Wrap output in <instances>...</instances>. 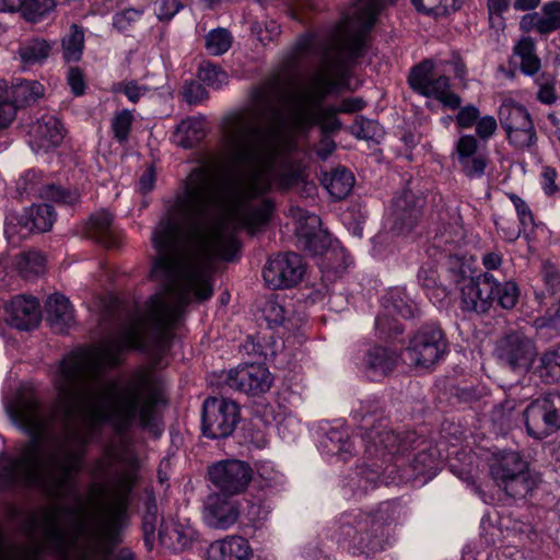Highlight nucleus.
I'll return each instance as SVG.
<instances>
[{"label": "nucleus", "mask_w": 560, "mask_h": 560, "mask_svg": "<svg viewBox=\"0 0 560 560\" xmlns=\"http://www.w3.org/2000/svg\"><path fill=\"white\" fill-rule=\"evenodd\" d=\"M52 411L42 407L31 387L11 405L12 416L32 435L16 456H0V487H37L51 499L73 498V505L52 504L31 513L23 526L26 546L0 540V560H42L45 553L82 560H108L119 542L127 494L136 477L131 456L110 450L93 471L84 500L73 474L82 467L84 446L96 428L110 423L125 432L155 427L160 380H55Z\"/></svg>", "instance_id": "f257e3e1"}, {"label": "nucleus", "mask_w": 560, "mask_h": 560, "mask_svg": "<svg viewBox=\"0 0 560 560\" xmlns=\"http://www.w3.org/2000/svg\"><path fill=\"white\" fill-rule=\"evenodd\" d=\"M278 110L266 104L226 115L222 122V148L226 159L243 171L225 184L208 166L196 167L184 189L152 233L156 252L151 277L164 282L166 294L154 295L143 314L131 315L115 337L74 353L104 375L119 363V354L145 348L182 317L192 301L212 296V259L232 260L240 249L236 230L254 232L266 224L273 202L262 196L272 187L288 189L302 182V173L279 168L276 154L284 132Z\"/></svg>", "instance_id": "f03ea898"}, {"label": "nucleus", "mask_w": 560, "mask_h": 560, "mask_svg": "<svg viewBox=\"0 0 560 560\" xmlns=\"http://www.w3.org/2000/svg\"><path fill=\"white\" fill-rule=\"evenodd\" d=\"M345 49L323 46L313 35L301 36L293 46L289 62L294 65L308 56H319L320 63L308 83L300 90L284 95L276 83H268L257 89L248 107L259 105L272 106L278 110L279 130H302L319 125L325 132L338 130L341 126L336 117L340 113L337 107H323L325 97L334 90L345 86L347 66ZM276 125V121H275Z\"/></svg>", "instance_id": "7ed1b4c3"}, {"label": "nucleus", "mask_w": 560, "mask_h": 560, "mask_svg": "<svg viewBox=\"0 0 560 560\" xmlns=\"http://www.w3.org/2000/svg\"><path fill=\"white\" fill-rule=\"evenodd\" d=\"M493 482L509 497L523 499L530 494L541 482L539 472L532 470L529 464L516 452L497 454L489 467Z\"/></svg>", "instance_id": "20e7f679"}, {"label": "nucleus", "mask_w": 560, "mask_h": 560, "mask_svg": "<svg viewBox=\"0 0 560 560\" xmlns=\"http://www.w3.org/2000/svg\"><path fill=\"white\" fill-rule=\"evenodd\" d=\"M386 0H360L351 15L338 25L331 40L319 43L329 48L345 49L351 57L360 55L366 35Z\"/></svg>", "instance_id": "39448f33"}, {"label": "nucleus", "mask_w": 560, "mask_h": 560, "mask_svg": "<svg viewBox=\"0 0 560 560\" xmlns=\"http://www.w3.org/2000/svg\"><path fill=\"white\" fill-rule=\"evenodd\" d=\"M353 417L361 420L362 429L365 431L362 441L368 458H377L382 463H387L396 454L410 447L409 438H401L389 428L386 419L375 418L363 406L353 412Z\"/></svg>", "instance_id": "423d86ee"}, {"label": "nucleus", "mask_w": 560, "mask_h": 560, "mask_svg": "<svg viewBox=\"0 0 560 560\" xmlns=\"http://www.w3.org/2000/svg\"><path fill=\"white\" fill-rule=\"evenodd\" d=\"M467 271L468 268L464 265H459L457 270L450 268L453 280L460 290V310L478 315L486 314L494 301L495 279L489 272L469 277Z\"/></svg>", "instance_id": "0eeeda50"}, {"label": "nucleus", "mask_w": 560, "mask_h": 560, "mask_svg": "<svg viewBox=\"0 0 560 560\" xmlns=\"http://www.w3.org/2000/svg\"><path fill=\"white\" fill-rule=\"evenodd\" d=\"M447 347L442 328L438 325H425L410 338L406 353L411 365L429 370L442 360Z\"/></svg>", "instance_id": "6e6552de"}, {"label": "nucleus", "mask_w": 560, "mask_h": 560, "mask_svg": "<svg viewBox=\"0 0 560 560\" xmlns=\"http://www.w3.org/2000/svg\"><path fill=\"white\" fill-rule=\"evenodd\" d=\"M527 433L538 440L560 429V394L550 393L529 404L524 412Z\"/></svg>", "instance_id": "1a4fd4ad"}, {"label": "nucleus", "mask_w": 560, "mask_h": 560, "mask_svg": "<svg viewBox=\"0 0 560 560\" xmlns=\"http://www.w3.org/2000/svg\"><path fill=\"white\" fill-rule=\"evenodd\" d=\"M432 70L433 62L430 60L416 66L408 77L411 89L423 96L440 101L446 107L459 108L462 100L451 91L450 79L446 75L433 78Z\"/></svg>", "instance_id": "9d476101"}, {"label": "nucleus", "mask_w": 560, "mask_h": 560, "mask_svg": "<svg viewBox=\"0 0 560 560\" xmlns=\"http://www.w3.org/2000/svg\"><path fill=\"white\" fill-rule=\"evenodd\" d=\"M240 419L238 406L230 400L209 397L202 407V432L211 439L226 438L233 433Z\"/></svg>", "instance_id": "9b49d317"}, {"label": "nucleus", "mask_w": 560, "mask_h": 560, "mask_svg": "<svg viewBox=\"0 0 560 560\" xmlns=\"http://www.w3.org/2000/svg\"><path fill=\"white\" fill-rule=\"evenodd\" d=\"M499 361L514 372H527L537 357L534 341L522 332L513 331L502 337L497 345Z\"/></svg>", "instance_id": "f8f14e48"}, {"label": "nucleus", "mask_w": 560, "mask_h": 560, "mask_svg": "<svg viewBox=\"0 0 560 560\" xmlns=\"http://www.w3.org/2000/svg\"><path fill=\"white\" fill-rule=\"evenodd\" d=\"M499 117L512 145L525 149L535 144L536 130L525 107L514 103H504L500 107Z\"/></svg>", "instance_id": "ddd939ff"}, {"label": "nucleus", "mask_w": 560, "mask_h": 560, "mask_svg": "<svg viewBox=\"0 0 560 560\" xmlns=\"http://www.w3.org/2000/svg\"><path fill=\"white\" fill-rule=\"evenodd\" d=\"M304 272L302 257L294 253H285L268 259L262 269V278L269 289L279 290L299 283Z\"/></svg>", "instance_id": "4468645a"}, {"label": "nucleus", "mask_w": 560, "mask_h": 560, "mask_svg": "<svg viewBox=\"0 0 560 560\" xmlns=\"http://www.w3.org/2000/svg\"><path fill=\"white\" fill-rule=\"evenodd\" d=\"M253 477L250 466L242 460H221L209 467L211 482L226 494L243 492Z\"/></svg>", "instance_id": "2eb2a0df"}, {"label": "nucleus", "mask_w": 560, "mask_h": 560, "mask_svg": "<svg viewBox=\"0 0 560 560\" xmlns=\"http://www.w3.org/2000/svg\"><path fill=\"white\" fill-rule=\"evenodd\" d=\"M226 385L233 389L258 395L269 390L272 377L262 364H246L231 370L225 380Z\"/></svg>", "instance_id": "dca6fc26"}, {"label": "nucleus", "mask_w": 560, "mask_h": 560, "mask_svg": "<svg viewBox=\"0 0 560 560\" xmlns=\"http://www.w3.org/2000/svg\"><path fill=\"white\" fill-rule=\"evenodd\" d=\"M16 191L21 197L39 195L43 198L62 205H74L79 201L77 191L65 190L55 185H43L42 175L35 171H27L16 182Z\"/></svg>", "instance_id": "f3484780"}, {"label": "nucleus", "mask_w": 560, "mask_h": 560, "mask_svg": "<svg viewBox=\"0 0 560 560\" xmlns=\"http://www.w3.org/2000/svg\"><path fill=\"white\" fill-rule=\"evenodd\" d=\"M63 138V126L54 115H43L30 129V144L36 153L57 148Z\"/></svg>", "instance_id": "a211bd4d"}, {"label": "nucleus", "mask_w": 560, "mask_h": 560, "mask_svg": "<svg viewBox=\"0 0 560 560\" xmlns=\"http://www.w3.org/2000/svg\"><path fill=\"white\" fill-rule=\"evenodd\" d=\"M240 517L237 504L220 493L210 494L203 509L205 523L215 529H229Z\"/></svg>", "instance_id": "6ab92c4d"}, {"label": "nucleus", "mask_w": 560, "mask_h": 560, "mask_svg": "<svg viewBox=\"0 0 560 560\" xmlns=\"http://www.w3.org/2000/svg\"><path fill=\"white\" fill-rule=\"evenodd\" d=\"M7 322L20 330L35 328L40 320L39 303L35 298L16 296L5 308Z\"/></svg>", "instance_id": "aec40b11"}, {"label": "nucleus", "mask_w": 560, "mask_h": 560, "mask_svg": "<svg viewBox=\"0 0 560 560\" xmlns=\"http://www.w3.org/2000/svg\"><path fill=\"white\" fill-rule=\"evenodd\" d=\"M520 27L524 32H536L539 35H549L560 30V0L546 2L540 12L528 13L522 16Z\"/></svg>", "instance_id": "412c9836"}, {"label": "nucleus", "mask_w": 560, "mask_h": 560, "mask_svg": "<svg viewBox=\"0 0 560 560\" xmlns=\"http://www.w3.org/2000/svg\"><path fill=\"white\" fill-rule=\"evenodd\" d=\"M253 550L245 538L230 535L213 541L208 549V560H252Z\"/></svg>", "instance_id": "4be33fe9"}, {"label": "nucleus", "mask_w": 560, "mask_h": 560, "mask_svg": "<svg viewBox=\"0 0 560 560\" xmlns=\"http://www.w3.org/2000/svg\"><path fill=\"white\" fill-rule=\"evenodd\" d=\"M86 236L107 248L120 244V233L113 224V215L106 211L92 214L85 225Z\"/></svg>", "instance_id": "5701e85b"}, {"label": "nucleus", "mask_w": 560, "mask_h": 560, "mask_svg": "<svg viewBox=\"0 0 560 560\" xmlns=\"http://www.w3.org/2000/svg\"><path fill=\"white\" fill-rule=\"evenodd\" d=\"M385 310L386 313L377 316L375 319L376 329L383 335L401 334L402 328L396 319L390 320L389 317L397 315L401 318H410L413 316L415 305L400 293H393L390 295V304L385 305Z\"/></svg>", "instance_id": "b1692460"}, {"label": "nucleus", "mask_w": 560, "mask_h": 560, "mask_svg": "<svg viewBox=\"0 0 560 560\" xmlns=\"http://www.w3.org/2000/svg\"><path fill=\"white\" fill-rule=\"evenodd\" d=\"M464 240V232L463 228L457 224H447L441 226L438 232L435 233L433 240H432V247L440 250L441 253H444V257L448 259V262L454 266L451 268L457 267L459 268V265H463L460 260L457 257V254L454 253V250L462 244Z\"/></svg>", "instance_id": "393cba45"}, {"label": "nucleus", "mask_w": 560, "mask_h": 560, "mask_svg": "<svg viewBox=\"0 0 560 560\" xmlns=\"http://www.w3.org/2000/svg\"><path fill=\"white\" fill-rule=\"evenodd\" d=\"M56 213L50 205H37L26 209L18 217V225L21 228L20 232H47L52 228Z\"/></svg>", "instance_id": "a878e982"}, {"label": "nucleus", "mask_w": 560, "mask_h": 560, "mask_svg": "<svg viewBox=\"0 0 560 560\" xmlns=\"http://www.w3.org/2000/svg\"><path fill=\"white\" fill-rule=\"evenodd\" d=\"M195 538V530L177 522H165L159 530V539L163 546L175 551L187 548Z\"/></svg>", "instance_id": "bb28decb"}, {"label": "nucleus", "mask_w": 560, "mask_h": 560, "mask_svg": "<svg viewBox=\"0 0 560 560\" xmlns=\"http://www.w3.org/2000/svg\"><path fill=\"white\" fill-rule=\"evenodd\" d=\"M420 206L411 192H404L394 201L395 226L398 233L410 230L420 218Z\"/></svg>", "instance_id": "cd10ccee"}, {"label": "nucleus", "mask_w": 560, "mask_h": 560, "mask_svg": "<svg viewBox=\"0 0 560 560\" xmlns=\"http://www.w3.org/2000/svg\"><path fill=\"white\" fill-rule=\"evenodd\" d=\"M47 319L58 331L63 332L73 322V311L69 300L61 294L48 298Z\"/></svg>", "instance_id": "c85d7f7f"}, {"label": "nucleus", "mask_w": 560, "mask_h": 560, "mask_svg": "<svg viewBox=\"0 0 560 560\" xmlns=\"http://www.w3.org/2000/svg\"><path fill=\"white\" fill-rule=\"evenodd\" d=\"M8 93L18 109L36 103L44 96L45 88L38 81L16 80L11 86H8Z\"/></svg>", "instance_id": "c756f323"}, {"label": "nucleus", "mask_w": 560, "mask_h": 560, "mask_svg": "<svg viewBox=\"0 0 560 560\" xmlns=\"http://www.w3.org/2000/svg\"><path fill=\"white\" fill-rule=\"evenodd\" d=\"M513 56L520 59L521 71L526 75H535L541 67L536 54V42L529 36L520 38L513 47Z\"/></svg>", "instance_id": "7c9ffc66"}, {"label": "nucleus", "mask_w": 560, "mask_h": 560, "mask_svg": "<svg viewBox=\"0 0 560 560\" xmlns=\"http://www.w3.org/2000/svg\"><path fill=\"white\" fill-rule=\"evenodd\" d=\"M322 184L334 199L340 200L351 192L354 177L346 168H336L323 174Z\"/></svg>", "instance_id": "2f4dec72"}, {"label": "nucleus", "mask_w": 560, "mask_h": 560, "mask_svg": "<svg viewBox=\"0 0 560 560\" xmlns=\"http://www.w3.org/2000/svg\"><path fill=\"white\" fill-rule=\"evenodd\" d=\"M205 119L201 117H189L182 120L174 132V142L183 148H191L205 136Z\"/></svg>", "instance_id": "473e14b6"}, {"label": "nucleus", "mask_w": 560, "mask_h": 560, "mask_svg": "<svg viewBox=\"0 0 560 560\" xmlns=\"http://www.w3.org/2000/svg\"><path fill=\"white\" fill-rule=\"evenodd\" d=\"M14 267L24 279H32L45 272L46 258L39 252L26 250L15 256Z\"/></svg>", "instance_id": "72a5a7b5"}, {"label": "nucleus", "mask_w": 560, "mask_h": 560, "mask_svg": "<svg viewBox=\"0 0 560 560\" xmlns=\"http://www.w3.org/2000/svg\"><path fill=\"white\" fill-rule=\"evenodd\" d=\"M364 362L368 370L385 375L395 368L397 355L394 351L375 346L368 350Z\"/></svg>", "instance_id": "f704fd0d"}, {"label": "nucleus", "mask_w": 560, "mask_h": 560, "mask_svg": "<svg viewBox=\"0 0 560 560\" xmlns=\"http://www.w3.org/2000/svg\"><path fill=\"white\" fill-rule=\"evenodd\" d=\"M84 48V32L77 24L70 26L61 39L62 58L67 62H77L81 59Z\"/></svg>", "instance_id": "c9c22d12"}, {"label": "nucleus", "mask_w": 560, "mask_h": 560, "mask_svg": "<svg viewBox=\"0 0 560 560\" xmlns=\"http://www.w3.org/2000/svg\"><path fill=\"white\" fill-rule=\"evenodd\" d=\"M51 44L44 38H32L19 48V56L25 65L42 62L48 58Z\"/></svg>", "instance_id": "e433bc0d"}, {"label": "nucleus", "mask_w": 560, "mask_h": 560, "mask_svg": "<svg viewBox=\"0 0 560 560\" xmlns=\"http://www.w3.org/2000/svg\"><path fill=\"white\" fill-rule=\"evenodd\" d=\"M463 0H411L418 12L432 16H445L459 9Z\"/></svg>", "instance_id": "4c0bfd02"}, {"label": "nucleus", "mask_w": 560, "mask_h": 560, "mask_svg": "<svg viewBox=\"0 0 560 560\" xmlns=\"http://www.w3.org/2000/svg\"><path fill=\"white\" fill-rule=\"evenodd\" d=\"M292 215L295 221V233L311 241L320 226L319 217L300 208L293 209Z\"/></svg>", "instance_id": "58836bf2"}, {"label": "nucleus", "mask_w": 560, "mask_h": 560, "mask_svg": "<svg viewBox=\"0 0 560 560\" xmlns=\"http://www.w3.org/2000/svg\"><path fill=\"white\" fill-rule=\"evenodd\" d=\"M324 445L329 453L340 456L343 460L352 454V443L345 430L331 429L327 433Z\"/></svg>", "instance_id": "ea45409f"}, {"label": "nucleus", "mask_w": 560, "mask_h": 560, "mask_svg": "<svg viewBox=\"0 0 560 560\" xmlns=\"http://www.w3.org/2000/svg\"><path fill=\"white\" fill-rule=\"evenodd\" d=\"M231 45L232 35L225 28L212 30L206 36V48L210 55H223L230 49Z\"/></svg>", "instance_id": "a19ab883"}, {"label": "nucleus", "mask_w": 560, "mask_h": 560, "mask_svg": "<svg viewBox=\"0 0 560 560\" xmlns=\"http://www.w3.org/2000/svg\"><path fill=\"white\" fill-rule=\"evenodd\" d=\"M520 296V289L517 284L513 281H506L504 283H500L495 280L494 287V299H497L498 304L504 310H512Z\"/></svg>", "instance_id": "79ce46f5"}, {"label": "nucleus", "mask_w": 560, "mask_h": 560, "mask_svg": "<svg viewBox=\"0 0 560 560\" xmlns=\"http://www.w3.org/2000/svg\"><path fill=\"white\" fill-rule=\"evenodd\" d=\"M200 81L213 89H220L228 84L229 77L220 67L211 63L201 65L198 69Z\"/></svg>", "instance_id": "37998d69"}, {"label": "nucleus", "mask_w": 560, "mask_h": 560, "mask_svg": "<svg viewBox=\"0 0 560 560\" xmlns=\"http://www.w3.org/2000/svg\"><path fill=\"white\" fill-rule=\"evenodd\" d=\"M16 105L10 98L8 84L0 81V130L8 128L16 116Z\"/></svg>", "instance_id": "c03bdc74"}, {"label": "nucleus", "mask_w": 560, "mask_h": 560, "mask_svg": "<svg viewBox=\"0 0 560 560\" xmlns=\"http://www.w3.org/2000/svg\"><path fill=\"white\" fill-rule=\"evenodd\" d=\"M133 116L130 110L122 109L117 113L112 120V130L114 138L118 142L128 140Z\"/></svg>", "instance_id": "a18cd8bd"}, {"label": "nucleus", "mask_w": 560, "mask_h": 560, "mask_svg": "<svg viewBox=\"0 0 560 560\" xmlns=\"http://www.w3.org/2000/svg\"><path fill=\"white\" fill-rule=\"evenodd\" d=\"M351 132L359 139L374 140L381 136L382 128L377 121L360 117L351 126Z\"/></svg>", "instance_id": "49530a36"}, {"label": "nucleus", "mask_w": 560, "mask_h": 560, "mask_svg": "<svg viewBox=\"0 0 560 560\" xmlns=\"http://www.w3.org/2000/svg\"><path fill=\"white\" fill-rule=\"evenodd\" d=\"M418 279L421 281L427 294L430 299L442 301L447 296V291L444 287L438 285L436 275L434 270H420Z\"/></svg>", "instance_id": "de8ad7c7"}, {"label": "nucleus", "mask_w": 560, "mask_h": 560, "mask_svg": "<svg viewBox=\"0 0 560 560\" xmlns=\"http://www.w3.org/2000/svg\"><path fill=\"white\" fill-rule=\"evenodd\" d=\"M143 14L139 9H126L118 12L113 18V25L120 32H128L141 20Z\"/></svg>", "instance_id": "09e8293b"}, {"label": "nucleus", "mask_w": 560, "mask_h": 560, "mask_svg": "<svg viewBox=\"0 0 560 560\" xmlns=\"http://www.w3.org/2000/svg\"><path fill=\"white\" fill-rule=\"evenodd\" d=\"M58 0H30L26 7V16L32 22H37L50 12L57 5Z\"/></svg>", "instance_id": "8fccbe9b"}, {"label": "nucleus", "mask_w": 560, "mask_h": 560, "mask_svg": "<svg viewBox=\"0 0 560 560\" xmlns=\"http://www.w3.org/2000/svg\"><path fill=\"white\" fill-rule=\"evenodd\" d=\"M462 171L469 178H479L485 174L488 165V158L483 153H479L466 161L459 163Z\"/></svg>", "instance_id": "3c124183"}, {"label": "nucleus", "mask_w": 560, "mask_h": 560, "mask_svg": "<svg viewBox=\"0 0 560 560\" xmlns=\"http://www.w3.org/2000/svg\"><path fill=\"white\" fill-rule=\"evenodd\" d=\"M455 150L457 154V160L460 163L463 161L468 160L469 158L479 154L478 141L471 135L462 136L456 142Z\"/></svg>", "instance_id": "603ef678"}, {"label": "nucleus", "mask_w": 560, "mask_h": 560, "mask_svg": "<svg viewBox=\"0 0 560 560\" xmlns=\"http://www.w3.org/2000/svg\"><path fill=\"white\" fill-rule=\"evenodd\" d=\"M158 523V508L154 500L150 499L147 502V512L143 516V534L145 544H152V539L155 533V526Z\"/></svg>", "instance_id": "864d4df0"}, {"label": "nucleus", "mask_w": 560, "mask_h": 560, "mask_svg": "<svg viewBox=\"0 0 560 560\" xmlns=\"http://www.w3.org/2000/svg\"><path fill=\"white\" fill-rule=\"evenodd\" d=\"M540 361L541 368L552 377L560 376V345L546 351Z\"/></svg>", "instance_id": "5fc2aeb1"}, {"label": "nucleus", "mask_w": 560, "mask_h": 560, "mask_svg": "<svg viewBox=\"0 0 560 560\" xmlns=\"http://www.w3.org/2000/svg\"><path fill=\"white\" fill-rule=\"evenodd\" d=\"M116 91H120L126 95V97L132 102L137 103L142 96H144L149 92V88L145 85H140L136 81H125L116 89Z\"/></svg>", "instance_id": "6e6d98bb"}, {"label": "nucleus", "mask_w": 560, "mask_h": 560, "mask_svg": "<svg viewBox=\"0 0 560 560\" xmlns=\"http://www.w3.org/2000/svg\"><path fill=\"white\" fill-rule=\"evenodd\" d=\"M184 98L189 104H196L208 98V92L202 84L190 82L184 86Z\"/></svg>", "instance_id": "4d7b16f0"}, {"label": "nucleus", "mask_w": 560, "mask_h": 560, "mask_svg": "<svg viewBox=\"0 0 560 560\" xmlns=\"http://www.w3.org/2000/svg\"><path fill=\"white\" fill-rule=\"evenodd\" d=\"M264 314L269 324L281 325L284 322L285 311L277 301H268L265 304Z\"/></svg>", "instance_id": "13d9d810"}, {"label": "nucleus", "mask_w": 560, "mask_h": 560, "mask_svg": "<svg viewBox=\"0 0 560 560\" xmlns=\"http://www.w3.org/2000/svg\"><path fill=\"white\" fill-rule=\"evenodd\" d=\"M478 108L474 105H468L459 109L455 121L460 128H469L478 121Z\"/></svg>", "instance_id": "bf43d9fd"}, {"label": "nucleus", "mask_w": 560, "mask_h": 560, "mask_svg": "<svg viewBox=\"0 0 560 560\" xmlns=\"http://www.w3.org/2000/svg\"><path fill=\"white\" fill-rule=\"evenodd\" d=\"M536 82L539 85L537 92V98L544 104L550 105L556 102L557 94L552 79H547L544 82H540V79H537Z\"/></svg>", "instance_id": "052dcab7"}, {"label": "nucleus", "mask_w": 560, "mask_h": 560, "mask_svg": "<svg viewBox=\"0 0 560 560\" xmlns=\"http://www.w3.org/2000/svg\"><path fill=\"white\" fill-rule=\"evenodd\" d=\"M497 128L498 124L493 116H483L476 122V133L483 140L491 138Z\"/></svg>", "instance_id": "680f3d73"}, {"label": "nucleus", "mask_w": 560, "mask_h": 560, "mask_svg": "<svg viewBox=\"0 0 560 560\" xmlns=\"http://www.w3.org/2000/svg\"><path fill=\"white\" fill-rule=\"evenodd\" d=\"M179 10L177 0H158L155 2V14L160 20L172 19Z\"/></svg>", "instance_id": "e2e57ef3"}, {"label": "nucleus", "mask_w": 560, "mask_h": 560, "mask_svg": "<svg viewBox=\"0 0 560 560\" xmlns=\"http://www.w3.org/2000/svg\"><path fill=\"white\" fill-rule=\"evenodd\" d=\"M510 199L515 207L521 224L524 225L525 228L533 225L534 218L526 202L516 195H511Z\"/></svg>", "instance_id": "0e129e2a"}, {"label": "nucleus", "mask_w": 560, "mask_h": 560, "mask_svg": "<svg viewBox=\"0 0 560 560\" xmlns=\"http://www.w3.org/2000/svg\"><path fill=\"white\" fill-rule=\"evenodd\" d=\"M253 32L257 34L258 39L262 44H266L275 39L280 34V26L276 22L270 21L266 23L265 28L260 25H255L253 27Z\"/></svg>", "instance_id": "69168bd1"}, {"label": "nucleus", "mask_w": 560, "mask_h": 560, "mask_svg": "<svg viewBox=\"0 0 560 560\" xmlns=\"http://www.w3.org/2000/svg\"><path fill=\"white\" fill-rule=\"evenodd\" d=\"M541 273L548 290L553 292L560 283V277L557 269L552 265L546 262L542 266Z\"/></svg>", "instance_id": "338daca9"}, {"label": "nucleus", "mask_w": 560, "mask_h": 560, "mask_svg": "<svg viewBox=\"0 0 560 560\" xmlns=\"http://www.w3.org/2000/svg\"><path fill=\"white\" fill-rule=\"evenodd\" d=\"M68 82L71 88V91L75 95H81L84 92L85 83L83 79V74L79 68H71L68 73Z\"/></svg>", "instance_id": "774afa93"}]
</instances>
